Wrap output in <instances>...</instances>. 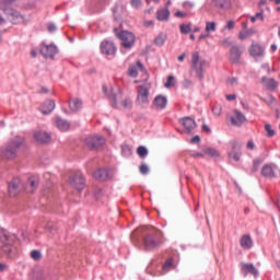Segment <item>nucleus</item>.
I'll list each match as a JSON object with an SVG mask.
<instances>
[{"label":"nucleus","instance_id":"7ed1b4c3","mask_svg":"<svg viewBox=\"0 0 280 280\" xmlns=\"http://www.w3.org/2000/svg\"><path fill=\"white\" fill-rule=\"evenodd\" d=\"M15 0H2L0 1V10L7 14L11 21V23H23V15L14 9H12V3Z\"/></svg>","mask_w":280,"mask_h":280},{"label":"nucleus","instance_id":"423d86ee","mask_svg":"<svg viewBox=\"0 0 280 280\" xmlns=\"http://www.w3.org/2000/svg\"><path fill=\"white\" fill-rule=\"evenodd\" d=\"M104 143H106V138H104L103 136H100V135L89 136L85 139V145L90 150H97V148H102V145H104Z\"/></svg>","mask_w":280,"mask_h":280},{"label":"nucleus","instance_id":"603ef678","mask_svg":"<svg viewBox=\"0 0 280 280\" xmlns=\"http://www.w3.org/2000/svg\"><path fill=\"white\" fill-rule=\"evenodd\" d=\"M47 30H48V32H50V34H54V32H56V24L48 23Z\"/></svg>","mask_w":280,"mask_h":280},{"label":"nucleus","instance_id":"9b49d317","mask_svg":"<svg viewBox=\"0 0 280 280\" xmlns=\"http://www.w3.org/2000/svg\"><path fill=\"white\" fill-rule=\"evenodd\" d=\"M277 170H279V166L275 163L265 164L261 168V176L265 178H277Z\"/></svg>","mask_w":280,"mask_h":280},{"label":"nucleus","instance_id":"79ce46f5","mask_svg":"<svg viewBox=\"0 0 280 280\" xmlns=\"http://www.w3.org/2000/svg\"><path fill=\"white\" fill-rule=\"evenodd\" d=\"M179 30L182 34H189L191 32V24H180Z\"/></svg>","mask_w":280,"mask_h":280},{"label":"nucleus","instance_id":"0e129e2a","mask_svg":"<svg viewBox=\"0 0 280 280\" xmlns=\"http://www.w3.org/2000/svg\"><path fill=\"white\" fill-rule=\"evenodd\" d=\"M205 38H209V33L201 34V35L199 36V40H205Z\"/></svg>","mask_w":280,"mask_h":280},{"label":"nucleus","instance_id":"dca6fc26","mask_svg":"<svg viewBox=\"0 0 280 280\" xmlns=\"http://www.w3.org/2000/svg\"><path fill=\"white\" fill-rule=\"evenodd\" d=\"M8 189H9V196H11V198L19 196L21 191V179L13 178L12 182L9 184Z\"/></svg>","mask_w":280,"mask_h":280},{"label":"nucleus","instance_id":"a211bd4d","mask_svg":"<svg viewBox=\"0 0 280 280\" xmlns=\"http://www.w3.org/2000/svg\"><path fill=\"white\" fill-rule=\"evenodd\" d=\"M261 83L267 91H277V89H279V82L272 78L262 77Z\"/></svg>","mask_w":280,"mask_h":280},{"label":"nucleus","instance_id":"bb28decb","mask_svg":"<svg viewBox=\"0 0 280 280\" xmlns=\"http://www.w3.org/2000/svg\"><path fill=\"white\" fill-rule=\"evenodd\" d=\"M55 124L61 132H67V130H69V128H71V124H69V121L62 119L60 116H57L55 118Z\"/></svg>","mask_w":280,"mask_h":280},{"label":"nucleus","instance_id":"473e14b6","mask_svg":"<svg viewBox=\"0 0 280 280\" xmlns=\"http://www.w3.org/2000/svg\"><path fill=\"white\" fill-rule=\"evenodd\" d=\"M172 269H174V260L168 258L162 266L163 273L165 275V272H170Z\"/></svg>","mask_w":280,"mask_h":280},{"label":"nucleus","instance_id":"f257e3e1","mask_svg":"<svg viewBox=\"0 0 280 280\" xmlns=\"http://www.w3.org/2000/svg\"><path fill=\"white\" fill-rule=\"evenodd\" d=\"M131 241L143 250H154L163 246V232L156 228H142L131 234Z\"/></svg>","mask_w":280,"mask_h":280},{"label":"nucleus","instance_id":"412c9836","mask_svg":"<svg viewBox=\"0 0 280 280\" xmlns=\"http://www.w3.org/2000/svg\"><path fill=\"white\" fill-rule=\"evenodd\" d=\"M34 139L37 143H49V141H51V133L46 131H36L34 133Z\"/></svg>","mask_w":280,"mask_h":280},{"label":"nucleus","instance_id":"f704fd0d","mask_svg":"<svg viewBox=\"0 0 280 280\" xmlns=\"http://www.w3.org/2000/svg\"><path fill=\"white\" fill-rule=\"evenodd\" d=\"M206 33L210 34V32H217L218 23L215 22H206Z\"/></svg>","mask_w":280,"mask_h":280},{"label":"nucleus","instance_id":"680f3d73","mask_svg":"<svg viewBox=\"0 0 280 280\" xmlns=\"http://www.w3.org/2000/svg\"><path fill=\"white\" fill-rule=\"evenodd\" d=\"M102 194H104V190L102 188L96 189V191H95L96 198H100L102 196Z\"/></svg>","mask_w":280,"mask_h":280},{"label":"nucleus","instance_id":"f03ea898","mask_svg":"<svg viewBox=\"0 0 280 280\" xmlns=\"http://www.w3.org/2000/svg\"><path fill=\"white\" fill-rule=\"evenodd\" d=\"M23 145H25V138L21 136L12 138L7 142L4 147L0 148L1 159H5L7 161L16 159L19 150H21Z\"/></svg>","mask_w":280,"mask_h":280},{"label":"nucleus","instance_id":"5701e85b","mask_svg":"<svg viewBox=\"0 0 280 280\" xmlns=\"http://www.w3.org/2000/svg\"><path fill=\"white\" fill-rule=\"evenodd\" d=\"M212 3L214 8H217L218 10H223L224 12H226L228 10H231L233 5L231 0H212Z\"/></svg>","mask_w":280,"mask_h":280},{"label":"nucleus","instance_id":"6ab92c4d","mask_svg":"<svg viewBox=\"0 0 280 280\" xmlns=\"http://www.w3.org/2000/svg\"><path fill=\"white\" fill-rule=\"evenodd\" d=\"M39 180L38 177H30L24 187L26 194H34L38 189Z\"/></svg>","mask_w":280,"mask_h":280},{"label":"nucleus","instance_id":"5fc2aeb1","mask_svg":"<svg viewBox=\"0 0 280 280\" xmlns=\"http://www.w3.org/2000/svg\"><path fill=\"white\" fill-rule=\"evenodd\" d=\"M190 156H192V159H202L205 156V153L194 152L190 154Z\"/></svg>","mask_w":280,"mask_h":280},{"label":"nucleus","instance_id":"a878e982","mask_svg":"<svg viewBox=\"0 0 280 280\" xmlns=\"http://www.w3.org/2000/svg\"><path fill=\"white\" fill-rule=\"evenodd\" d=\"M240 245L244 250H250V248L254 246L253 237H250L248 234H244L240 240Z\"/></svg>","mask_w":280,"mask_h":280},{"label":"nucleus","instance_id":"4c0bfd02","mask_svg":"<svg viewBox=\"0 0 280 280\" xmlns=\"http://www.w3.org/2000/svg\"><path fill=\"white\" fill-rule=\"evenodd\" d=\"M31 257L34 259V261H40V259H43V254L40 250L35 249L31 252Z\"/></svg>","mask_w":280,"mask_h":280},{"label":"nucleus","instance_id":"c9c22d12","mask_svg":"<svg viewBox=\"0 0 280 280\" xmlns=\"http://www.w3.org/2000/svg\"><path fill=\"white\" fill-rule=\"evenodd\" d=\"M165 40H167V36L165 34H160L154 43L155 45H158L159 47H163V45H165Z\"/></svg>","mask_w":280,"mask_h":280},{"label":"nucleus","instance_id":"b1692460","mask_svg":"<svg viewBox=\"0 0 280 280\" xmlns=\"http://www.w3.org/2000/svg\"><path fill=\"white\" fill-rule=\"evenodd\" d=\"M246 121V116L242 114L240 110H234V116L231 117V124L232 126H242Z\"/></svg>","mask_w":280,"mask_h":280},{"label":"nucleus","instance_id":"09e8293b","mask_svg":"<svg viewBox=\"0 0 280 280\" xmlns=\"http://www.w3.org/2000/svg\"><path fill=\"white\" fill-rule=\"evenodd\" d=\"M259 165H261V160L259 159L254 160L252 172H257L259 170Z\"/></svg>","mask_w":280,"mask_h":280},{"label":"nucleus","instance_id":"f3484780","mask_svg":"<svg viewBox=\"0 0 280 280\" xmlns=\"http://www.w3.org/2000/svg\"><path fill=\"white\" fill-rule=\"evenodd\" d=\"M265 55H266V49L262 48L261 45L252 44L249 48V56L257 59V58H264Z\"/></svg>","mask_w":280,"mask_h":280},{"label":"nucleus","instance_id":"c85d7f7f","mask_svg":"<svg viewBox=\"0 0 280 280\" xmlns=\"http://www.w3.org/2000/svg\"><path fill=\"white\" fill-rule=\"evenodd\" d=\"M182 126H184L185 130L187 132H191L194 128H196V120H194L191 117H185L180 120Z\"/></svg>","mask_w":280,"mask_h":280},{"label":"nucleus","instance_id":"9d476101","mask_svg":"<svg viewBox=\"0 0 280 280\" xmlns=\"http://www.w3.org/2000/svg\"><path fill=\"white\" fill-rule=\"evenodd\" d=\"M100 49L104 56H115V54L117 52V47L115 46V43L107 39L101 43Z\"/></svg>","mask_w":280,"mask_h":280},{"label":"nucleus","instance_id":"8fccbe9b","mask_svg":"<svg viewBox=\"0 0 280 280\" xmlns=\"http://www.w3.org/2000/svg\"><path fill=\"white\" fill-rule=\"evenodd\" d=\"M212 113H213V115H217V117L220 116L222 113V107L221 106L212 107Z\"/></svg>","mask_w":280,"mask_h":280},{"label":"nucleus","instance_id":"cd10ccee","mask_svg":"<svg viewBox=\"0 0 280 280\" xmlns=\"http://www.w3.org/2000/svg\"><path fill=\"white\" fill-rule=\"evenodd\" d=\"M153 106H155V108H158L159 110H163L167 106V97L163 95L155 96L153 101Z\"/></svg>","mask_w":280,"mask_h":280},{"label":"nucleus","instance_id":"f8f14e48","mask_svg":"<svg viewBox=\"0 0 280 280\" xmlns=\"http://www.w3.org/2000/svg\"><path fill=\"white\" fill-rule=\"evenodd\" d=\"M71 187H74L78 191H82L84 189L85 180L84 175L82 173H77L70 178Z\"/></svg>","mask_w":280,"mask_h":280},{"label":"nucleus","instance_id":"052dcab7","mask_svg":"<svg viewBox=\"0 0 280 280\" xmlns=\"http://www.w3.org/2000/svg\"><path fill=\"white\" fill-rule=\"evenodd\" d=\"M200 141V136H195L190 139V143H198Z\"/></svg>","mask_w":280,"mask_h":280},{"label":"nucleus","instance_id":"e433bc0d","mask_svg":"<svg viewBox=\"0 0 280 280\" xmlns=\"http://www.w3.org/2000/svg\"><path fill=\"white\" fill-rule=\"evenodd\" d=\"M203 154H207L208 156H220V153H218V150H215L214 148H206L203 150Z\"/></svg>","mask_w":280,"mask_h":280},{"label":"nucleus","instance_id":"39448f33","mask_svg":"<svg viewBox=\"0 0 280 280\" xmlns=\"http://www.w3.org/2000/svg\"><path fill=\"white\" fill-rule=\"evenodd\" d=\"M205 65H207V61L200 60V52H192L191 69L195 71L197 78L201 81L205 79Z\"/></svg>","mask_w":280,"mask_h":280},{"label":"nucleus","instance_id":"4468645a","mask_svg":"<svg viewBox=\"0 0 280 280\" xmlns=\"http://www.w3.org/2000/svg\"><path fill=\"white\" fill-rule=\"evenodd\" d=\"M40 54L44 56V58H54L56 54H58V47L54 44L50 45H44L40 48Z\"/></svg>","mask_w":280,"mask_h":280},{"label":"nucleus","instance_id":"c03bdc74","mask_svg":"<svg viewBox=\"0 0 280 280\" xmlns=\"http://www.w3.org/2000/svg\"><path fill=\"white\" fill-rule=\"evenodd\" d=\"M265 130L267 132V137H275V130L270 124L265 125Z\"/></svg>","mask_w":280,"mask_h":280},{"label":"nucleus","instance_id":"ea45409f","mask_svg":"<svg viewBox=\"0 0 280 280\" xmlns=\"http://www.w3.org/2000/svg\"><path fill=\"white\" fill-rule=\"evenodd\" d=\"M139 172H140V174H142V176H148V174H150V167L147 166L145 163H142V164L139 166Z\"/></svg>","mask_w":280,"mask_h":280},{"label":"nucleus","instance_id":"72a5a7b5","mask_svg":"<svg viewBox=\"0 0 280 280\" xmlns=\"http://www.w3.org/2000/svg\"><path fill=\"white\" fill-rule=\"evenodd\" d=\"M121 154L122 156H132V147L128 144H122L121 145Z\"/></svg>","mask_w":280,"mask_h":280},{"label":"nucleus","instance_id":"393cba45","mask_svg":"<svg viewBox=\"0 0 280 280\" xmlns=\"http://www.w3.org/2000/svg\"><path fill=\"white\" fill-rule=\"evenodd\" d=\"M54 108H56V103L52 100H48L40 106V113L43 115H50V113H54Z\"/></svg>","mask_w":280,"mask_h":280},{"label":"nucleus","instance_id":"864d4df0","mask_svg":"<svg viewBox=\"0 0 280 280\" xmlns=\"http://www.w3.org/2000/svg\"><path fill=\"white\" fill-rule=\"evenodd\" d=\"M235 27V22L233 20L228 21L225 30H233Z\"/></svg>","mask_w":280,"mask_h":280},{"label":"nucleus","instance_id":"aec40b11","mask_svg":"<svg viewBox=\"0 0 280 280\" xmlns=\"http://www.w3.org/2000/svg\"><path fill=\"white\" fill-rule=\"evenodd\" d=\"M103 92L110 100L113 108H117V97H121L122 95L121 90L118 89V94H115V92H110L108 94V88H106V85H103Z\"/></svg>","mask_w":280,"mask_h":280},{"label":"nucleus","instance_id":"338daca9","mask_svg":"<svg viewBox=\"0 0 280 280\" xmlns=\"http://www.w3.org/2000/svg\"><path fill=\"white\" fill-rule=\"evenodd\" d=\"M184 5H185V8H187V5H188V8H194V2L186 1V2H184Z\"/></svg>","mask_w":280,"mask_h":280},{"label":"nucleus","instance_id":"3c124183","mask_svg":"<svg viewBox=\"0 0 280 280\" xmlns=\"http://www.w3.org/2000/svg\"><path fill=\"white\" fill-rule=\"evenodd\" d=\"M183 86H184V89H189V88L194 86V82H191V80H189V79H186L183 82Z\"/></svg>","mask_w":280,"mask_h":280},{"label":"nucleus","instance_id":"2eb2a0df","mask_svg":"<svg viewBox=\"0 0 280 280\" xmlns=\"http://www.w3.org/2000/svg\"><path fill=\"white\" fill-rule=\"evenodd\" d=\"M231 145L232 151L229 153V156L237 162L242 158V144L234 140L231 142Z\"/></svg>","mask_w":280,"mask_h":280},{"label":"nucleus","instance_id":"69168bd1","mask_svg":"<svg viewBox=\"0 0 280 280\" xmlns=\"http://www.w3.org/2000/svg\"><path fill=\"white\" fill-rule=\"evenodd\" d=\"M202 130L205 131V132H211V128H209V126H207V125H202Z\"/></svg>","mask_w":280,"mask_h":280},{"label":"nucleus","instance_id":"bf43d9fd","mask_svg":"<svg viewBox=\"0 0 280 280\" xmlns=\"http://www.w3.org/2000/svg\"><path fill=\"white\" fill-rule=\"evenodd\" d=\"M247 150H255V142L253 140L247 142Z\"/></svg>","mask_w":280,"mask_h":280},{"label":"nucleus","instance_id":"1a4fd4ad","mask_svg":"<svg viewBox=\"0 0 280 280\" xmlns=\"http://www.w3.org/2000/svg\"><path fill=\"white\" fill-rule=\"evenodd\" d=\"M244 50L242 46L232 45L229 51V60L232 65H240V60H242V55Z\"/></svg>","mask_w":280,"mask_h":280},{"label":"nucleus","instance_id":"13d9d810","mask_svg":"<svg viewBox=\"0 0 280 280\" xmlns=\"http://www.w3.org/2000/svg\"><path fill=\"white\" fill-rule=\"evenodd\" d=\"M175 16H177L178 19H185V16H187V13L183 11H177L175 12Z\"/></svg>","mask_w":280,"mask_h":280},{"label":"nucleus","instance_id":"37998d69","mask_svg":"<svg viewBox=\"0 0 280 280\" xmlns=\"http://www.w3.org/2000/svg\"><path fill=\"white\" fill-rule=\"evenodd\" d=\"M130 5L133 10H139L143 5V2L141 0H130Z\"/></svg>","mask_w":280,"mask_h":280},{"label":"nucleus","instance_id":"6e6d98bb","mask_svg":"<svg viewBox=\"0 0 280 280\" xmlns=\"http://www.w3.org/2000/svg\"><path fill=\"white\" fill-rule=\"evenodd\" d=\"M254 16L256 21H264V11L256 13Z\"/></svg>","mask_w":280,"mask_h":280},{"label":"nucleus","instance_id":"4d7b16f0","mask_svg":"<svg viewBox=\"0 0 280 280\" xmlns=\"http://www.w3.org/2000/svg\"><path fill=\"white\" fill-rule=\"evenodd\" d=\"M225 98L228 100V102H233V101L237 100V95H235V94H228L225 96Z\"/></svg>","mask_w":280,"mask_h":280},{"label":"nucleus","instance_id":"e2e57ef3","mask_svg":"<svg viewBox=\"0 0 280 280\" xmlns=\"http://www.w3.org/2000/svg\"><path fill=\"white\" fill-rule=\"evenodd\" d=\"M185 58H187V54L183 52L179 57H178V61L183 62L185 60Z\"/></svg>","mask_w":280,"mask_h":280},{"label":"nucleus","instance_id":"4be33fe9","mask_svg":"<svg viewBox=\"0 0 280 280\" xmlns=\"http://www.w3.org/2000/svg\"><path fill=\"white\" fill-rule=\"evenodd\" d=\"M93 176H94L95 180H98L101 183H104V180L110 179V174L108 173V170H106V168H98L97 171L94 172Z\"/></svg>","mask_w":280,"mask_h":280},{"label":"nucleus","instance_id":"a18cd8bd","mask_svg":"<svg viewBox=\"0 0 280 280\" xmlns=\"http://www.w3.org/2000/svg\"><path fill=\"white\" fill-rule=\"evenodd\" d=\"M121 106L124 108H132V100L131 98H125L121 102Z\"/></svg>","mask_w":280,"mask_h":280},{"label":"nucleus","instance_id":"58836bf2","mask_svg":"<svg viewBox=\"0 0 280 280\" xmlns=\"http://www.w3.org/2000/svg\"><path fill=\"white\" fill-rule=\"evenodd\" d=\"M137 153L140 159H145L148 156V149L145 147H139Z\"/></svg>","mask_w":280,"mask_h":280},{"label":"nucleus","instance_id":"774afa93","mask_svg":"<svg viewBox=\"0 0 280 280\" xmlns=\"http://www.w3.org/2000/svg\"><path fill=\"white\" fill-rule=\"evenodd\" d=\"M137 67L140 70H143V63H141V61H137Z\"/></svg>","mask_w":280,"mask_h":280},{"label":"nucleus","instance_id":"7c9ffc66","mask_svg":"<svg viewBox=\"0 0 280 280\" xmlns=\"http://www.w3.org/2000/svg\"><path fill=\"white\" fill-rule=\"evenodd\" d=\"M158 21H167L170 19V10L168 9H160L156 12Z\"/></svg>","mask_w":280,"mask_h":280},{"label":"nucleus","instance_id":"49530a36","mask_svg":"<svg viewBox=\"0 0 280 280\" xmlns=\"http://www.w3.org/2000/svg\"><path fill=\"white\" fill-rule=\"evenodd\" d=\"M228 84H230L231 86H237V84H240V79H237L236 77L229 78Z\"/></svg>","mask_w":280,"mask_h":280},{"label":"nucleus","instance_id":"a19ab883","mask_svg":"<svg viewBox=\"0 0 280 280\" xmlns=\"http://www.w3.org/2000/svg\"><path fill=\"white\" fill-rule=\"evenodd\" d=\"M128 75L130 78H137L139 75V72L137 71V66H129Z\"/></svg>","mask_w":280,"mask_h":280},{"label":"nucleus","instance_id":"2f4dec72","mask_svg":"<svg viewBox=\"0 0 280 280\" xmlns=\"http://www.w3.org/2000/svg\"><path fill=\"white\" fill-rule=\"evenodd\" d=\"M253 34H255V30L254 28L242 31L238 34V38H240V40H246V38H248V36H253Z\"/></svg>","mask_w":280,"mask_h":280},{"label":"nucleus","instance_id":"0eeeda50","mask_svg":"<svg viewBox=\"0 0 280 280\" xmlns=\"http://www.w3.org/2000/svg\"><path fill=\"white\" fill-rule=\"evenodd\" d=\"M117 38L121 40V46L125 49H130L132 45H135V34L128 32V31H121L120 33L117 34Z\"/></svg>","mask_w":280,"mask_h":280},{"label":"nucleus","instance_id":"20e7f679","mask_svg":"<svg viewBox=\"0 0 280 280\" xmlns=\"http://www.w3.org/2000/svg\"><path fill=\"white\" fill-rule=\"evenodd\" d=\"M0 242L2 243V253H4L7 257H10V255H12L14 242H16V236L5 230H0Z\"/></svg>","mask_w":280,"mask_h":280},{"label":"nucleus","instance_id":"6e6552de","mask_svg":"<svg viewBox=\"0 0 280 280\" xmlns=\"http://www.w3.org/2000/svg\"><path fill=\"white\" fill-rule=\"evenodd\" d=\"M150 97V84L149 83H144L143 85H140L138 88V103L141 106H145V104L149 103V98Z\"/></svg>","mask_w":280,"mask_h":280},{"label":"nucleus","instance_id":"de8ad7c7","mask_svg":"<svg viewBox=\"0 0 280 280\" xmlns=\"http://www.w3.org/2000/svg\"><path fill=\"white\" fill-rule=\"evenodd\" d=\"M164 86H165L166 89H172V86H174V75H170V77L167 78V81H166V83L164 84Z\"/></svg>","mask_w":280,"mask_h":280},{"label":"nucleus","instance_id":"ddd939ff","mask_svg":"<svg viewBox=\"0 0 280 280\" xmlns=\"http://www.w3.org/2000/svg\"><path fill=\"white\" fill-rule=\"evenodd\" d=\"M241 272L243 277H248V275H252L253 277H259V270L255 267L253 264H241Z\"/></svg>","mask_w":280,"mask_h":280},{"label":"nucleus","instance_id":"c756f323","mask_svg":"<svg viewBox=\"0 0 280 280\" xmlns=\"http://www.w3.org/2000/svg\"><path fill=\"white\" fill-rule=\"evenodd\" d=\"M69 108L73 113H78L82 108V101L80 98H73L69 102Z\"/></svg>","mask_w":280,"mask_h":280}]
</instances>
